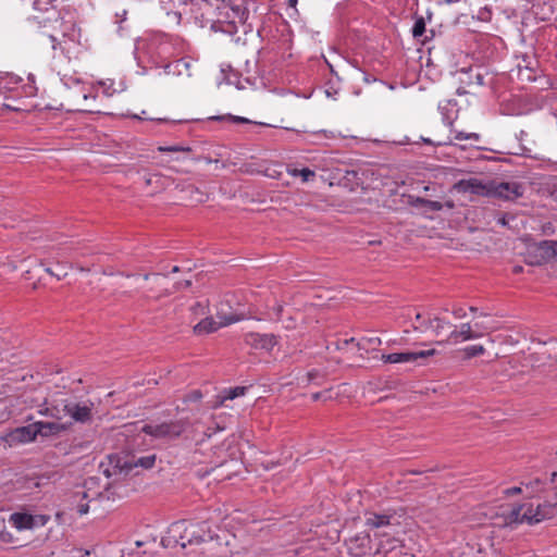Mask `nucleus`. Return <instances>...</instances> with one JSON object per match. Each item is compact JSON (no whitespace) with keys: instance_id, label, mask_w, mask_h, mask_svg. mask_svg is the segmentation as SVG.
Wrapping results in <instances>:
<instances>
[{"instance_id":"obj_1","label":"nucleus","mask_w":557,"mask_h":557,"mask_svg":"<svg viewBox=\"0 0 557 557\" xmlns=\"http://www.w3.org/2000/svg\"><path fill=\"white\" fill-rule=\"evenodd\" d=\"M214 537L207 521L187 522L185 520L173 522L162 539L165 547L180 545L185 548L187 545H198Z\"/></svg>"},{"instance_id":"obj_2","label":"nucleus","mask_w":557,"mask_h":557,"mask_svg":"<svg viewBox=\"0 0 557 557\" xmlns=\"http://www.w3.org/2000/svg\"><path fill=\"white\" fill-rule=\"evenodd\" d=\"M198 10L201 11V13L199 15L195 14L190 17L201 27L210 25V28L214 32L233 34L237 30V24H244L247 20L245 10L239 5L234 7L228 3L222 4V7L219 8L218 16L215 18L206 16L210 11V5L208 3H203V8L198 7Z\"/></svg>"},{"instance_id":"obj_3","label":"nucleus","mask_w":557,"mask_h":557,"mask_svg":"<svg viewBox=\"0 0 557 557\" xmlns=\"http://www.w3.org/2000/svg\"><path fill=\"white\" fill-rule=\"evenodd\" d=\"M154 462V454L141 457L110 455L108 463L102 462L100 468L107 478H113V482H117L129 475L135 468L150 469Z\"/></svg>"},{"instance_id":"obj_4","label":"nucleus","mask_w":557,"mask_h":557,"mask_svg":"<svg viewBox=\"0 0 557 557\" xmlns=\"http://www.w3.org/2000/svg\"><path fill=\"white\" fill-rule=\"evenodd\" d=\"M189 422L186 419L172 420L162 423H147L141 432L158 440L173 441L178 438L187 429Z\"/></svg>"},{"instance_id":"obj_5","label":"nucleus","mask_w":557,"mask_h":557,"mask_svg":"<svg viewBox=\"0 0 557 557\" xmlns=\"http://www.w3.org/2000/svg\"><path fill=\"white\" fill-rule=\"evenodd\" d=\"M557 509V487L554 491L544 496V500L539 503L534 508L532 504L527 505V511L532 521L530 525L537 524L546 519H550L556 515Z\"/></svg>"},{"instance_id":"obj_6","label":"nucleus","mask_w":557,"mask_h":557,"mask_svg":"<svg viewBox=\"0 0 557 557\" xmlns=\"http://www.w3.org/2000/svg\"><path fill=\"white\" fill-rule=\"evenodd\" d=\"M66 417L74 422L86 424L94 419L95 403L91 399L76 400L75 398H66L64 405Z\"/></svg>"},{"instance_id":"obj_7","label":"nucleus","mask_w":557,"mask_h":557,"mask_svg":"<svg viewBox=\"0 0 557 557\" xmlns=\"http://www.w3.org/2000/svg\"><path fill=\"white\" fill-rule=\"evenodd\" d=\"M532 518L529 517L527 511V504L515 505L508 512L503 513L497 518L494 523L495 528L500 530H516L520 524L527 523L530 525Z\"/></svg>"},{"instance_id":"obj_8","label":"nucleus","mask_w":557,"mask_h":557,"mask_svg":"<svg viewBox=\"0 0 557 557\" xmlns=\"http://www.w3.org/2000/svg\"><path fill=\"white\" fill-rule=\"evenodd\" d=\"M347 552L351 557H364L371 550V537L360 532L345 541Z\"/></svg>"},{"instance_id":"obj_9","label":"nucleus","mask_w":557,"mask_h":557,"mask_svg":"<svg viewBox=\"0 0 557 557\" xmlns=\"http://www.w3.org/2000/svg\"><path fill=\"white\" fill-rule=\"evenodd\" d=\"M523 194L521 184L517 182H505L499 184H491L490 196L504 200H516Z\"/></svg>"},{"instance_id":"obj_10","label":"nucleus","mask_w":557,"mask_h":557,"mask_svg":"<svg viewBox=\"0 0 557 557\" xmlns=\"http://www.w3.org/2000/svg\"><path fill=\"white\" fill-rule=\"evenodd\" d=\"M236 321L238 319L234 315L220 317V321H215L213 318H205L194 326V333L197 335L210 334Z\"/></svg>"},{"instance_id":"obj_11","label":"nucleus","mask_w":557,"mask_h":557,"mask_svg":"<svg viewBox=\"0 0 557 557\" xmlns=\"http://www.w3.org/2000/svg\"><path fill=\"white\" fill-rule=\"evenodd\" d=\"M435 354L434 349L419 350V351H405V352H393L384 354L381 356V360L385 363H407L413 362L420 358H426Z\"/></svg>"},{"instance_id":"obj_12","label":"nucleus","mask_w":557,"mask_h":557,"mask_svg":"<svg viewBox=\"0 0 557 557\" xmlns=\"http://www.w3.org/2000/svg\"><path fill=\"white\" fill-rule=\"evenodd\" d=\"M244 342L251 348L271 351L277 344V337L274 334L250 332L245 334Z\"/></svg>"},{"instance_id":"obj_13","label":"nucleus","mask_w":557,"mask_h":557,"mask_svg":"<svg viewBox=\"0 0 557 557\" xmlns=\"http://www.w3.org/2000/svg\"><path fill=\"white\" fill-rule=\"evenodd\" d=\"M385 537V533L380 534ZM401 541L397 537L381 539L377 548L374 553V557H398L403 552Z\"/></svg>"},{"instance_id":"obj_14","label":"nucleus","mask_w":557,"mask_h":557,"mask_svg":"<svg viewBox=\"0 0 557 557\" xmlns=\"http://www.w3.org/2000/svg\"><path fill=\"white\" fill-rule=\"evenodd\" d=\"M399 524L395 513H366V525L371 529L396 528L399 527Z\"/></svg>"},{"instance_id":"obj_15","label":"nucleus","mask_w":557,"mask_h":557,"mask_svg":"<svg viewBox=\"0 0 557 557\" xmlns=\"http://www.w3.org/2000/svg\"><path fill=\"white\" fill-rule=\"evenodd\" d=\"M483 332H476L472 329L470 323H462L459 326V330L454 326L451 331H449L448 336L446 338V343H460L471 339H476L483 336Z\"/></svg>"},{"instance_id":"obj_16","label":"nucleus","mask_w":557,"mask_h":557,"mask_svg":"<svg viewBox=\"0 0 557 557\" xmlns=\"http://www.w3.org/2000/svg\"><path fill=\"white\" fill-rule=\"evenodd\" d=\"M491 185H485L478 178L461 180L455 184V189L463 194L490 196Z\"/></svg>"},{"instance_id":"obj_17","label":"nucleus","mask_w":557,"mask_h":557,"mask_svg":"<svg viewBox=\"0 0 557 557\" xmlns=\"http://www.w3.org/2000/svg\"><path fill=\"white\" fill-rule=\"evenodd\" d=\"M191 62L188 59L182 58L175 60L164 66L166 74H173L177 76H191Z\"/></svg>"},{"instance_id":"obj_18","label":"nucleus","mask_w":557,"mask_h":557,"mask_svg":"<svg viewBox=\"0 0 557 557\" xmlns=\"http://www.w3.org/2000/svg\"><path fill=\"white\" fill-rule=\"evenodd\" d=\"M35 423L37 426L38 435H41V436L57 435V434H60L69 429V425L66 423H61V422L37 421Z\"/></svg>"},{"instance_id":"obj_19","label":"nucleus","mask_w":557,"mask_h":557,"mask_svg":"<svg viewBox=\"0 0 557 557\" xmlns=\"http://www.w3.org/2000/svg\"><path fill=\"white\" fill-rule=\"evenodd\" d=\"M10 522L17 530H29L35 527V517L29 513L14 512L10 516Z\"/></svg>"},{"instance_id":"obj_20","label":"nucleus","mask_w":557,"mask_h":557,"mask_svg":"<svg viewBox=\"0 0 557 557\" xmlns=\"http://www.w3.org/2000/svg\"><path fill=\"white\" fill-rule=\"evenodd\" d=\"M66 404V398L54 400L50 405H47L39 412L41 414L51 417L57 420H61L66 417L64 405Z\"/></svg>"},{"instance_id":"obj_21","label":"nucleus","mask_w":557,"mask_h":557,"mask_svg":"<svg viewBox=\"0 0 557 557\" xmlns=\"http://www.w3.org/2000/svg\"><path fill=\"white\" fill-rule=\"evenodd\" d=\"M38 436L36 423H30L26 426L18 428L13 433V437L22 443H29L36 440Z\"/></svg>"},{"instance_id":"obj_22","label":"nucleus","mask_w":557,"mask_h":557,"mask_svg":"<svg viewBox=\"0 0 557 557\" xmlns=\"http://www.w3.org/2000/svg\"><path fill=\"white\" fill-rule=\"evenodd\" d=\"M429 330H432L436 336H442L446 331L454 329V325L444 319L435 317L428 320Z\"/></svg>"},{"instance_id":"obj_23","label":"nucleus","mask_w":557,"mask_h":557,"mask_svg":"<svg viewBox=\"0 0 557 557\" xmlns=\"http://www.w3.org/2000/svg\"><path fill=\"white\" fill-rule=\"evenodd\" d=\"M550 240L549 239H545V240H541L540 243H536L534 246H533V249H534V252L536 253V257H539L540 259L537 260V262H546L550 259H553L552 255H550Z\"/></svg>"},{"instance_id":"obj_24","label":"nucleus","mask_w":557,"mask_h":557,"mask_svg":"<svg viewBox=\"0 0 557 557\" xmlns=\"http://www.w3.org/2000/svg\"><path fill=\"white\" fill-rule=\"evenodd\" d=\"M287 173L289 175H292V176H295V177H297V176L301 177V181L304 183L311 182L315 177V172L310 170L309 168L297 169V168L288 166L287 168Z\"/></svg>"},{"instance_id":"obj_25","label":"nucleus","mask_w":557,"mask_h":557,"mask_svg":"<svg viewBox=\"0 0 557 557\" xmlns=\"http://www.w3.org/2000/svg\"><path fill=\"white\" fill-rule=\"evenodd\" d=\"M247 391L246 386H236L228 389H224L222 394L220 395V404L223 405L225 400L230 399L233 400L239 396L245 395Z\"/></svg>"},{"instance_id":"obj_26","label":"nucleus","mask_w":557,"mask_h":557,"mask_svg":"<svg viewBox=\"0 0 557 557\" xmlns=\"http://www.w3.org/2000/svg\"><path fill=\"white\" fill-rule=\"evenodd\" d=\"M381 344H382V341L377 336H363L358 342L357 345H358L359 349L370 350V349H375Z\"/></svg>"},{"instance_id":"obj_27","label":"nucleus","mask_w":557,"mask_h":557,"mask_svg":"<svg viewBox=\"0 0 557 557\" xmlns=\"http://www.w3.org/2000/svg\"><path fill=\"white\" fill-rule=\"evenodd\" d=\"M467 359L481 356L485 354V348L483 345H470L462 349Z\"/></svg>"},{"instance_id":"obj_28","label":"nucleus","mask_w":557,"mask_h":557,"mask_svg":"<svg viewBox=\"0 0 557 557\" xmlns=\"http://www.w3.org/2000/svg\"><path fill=\"white\" fill-rule=\"evenodd\" d=\"M160 152H189L191 148L188 146L173 145V146H160L158 147Z\"/></svg>"},{"instance_id":"obj_29","label":"nucleus","mask_w":557,"mask_h":557,"mask_svg":"<svg viewBox=\"0 0 557 557\" xmlns=\"http://www.w3.org/2000/svg\"><path fill=\"white\" fill-rule=\"evenodd\" d=\"M425 32V23L423 18H419L414 22L412 27V35L414 38L421 37Z\"/></svg>"},{"instance_id":"obj_30","label":"nucleus","mask_w":557,"mask_h":557,"mask_svg":"<svg viewBox=\"0 0 557 557\" xmlns=\"http://www.w3.org/2000/svg\"><path fill=\"white\" fill-rule=\"evenodd\" d=\"M423 208L426 211H441L444 208V205L441 201L424 199Z\"/></svg>"},{"instance_id":"obj_31","label":"nucleus","mask_w":557,"mask_h":557,"mask_svg":"<svg viewBox=\"0 0 557 557\" xmlns=\"http://www.w3.org/2000/svg\"><path fill=\"white\" fill-rule=\"evenodd\" d=\"M407 203L410 207H413V208H423L424 198L412 196V195H408L407 196Z\"/></svg>"},{"instance_id":"obj_32","label":"nucleus","mask_w":557,"mask_h":557,"mask_svg":"<svg viewBox=\"0 0 557 557\" xmlns=\"http://www.w3.org/2000/svg\"><path fill=\"white\" fill-rule=\"evenodd\" d=\"M99 85L102 87V94L106 97H111L115 92V89L112 87L113 86L112 82H109V83L108 82H100Z\"/></svg>"},{"instance_id":"obj_33","label":"nucleus","mask_w":557,"mask_h":557,"mask_svg":"<svg viewBox=\"0 0 557 557\" xmlns=\"http://www.w3.org/2000/svg\"><path fill=\"white\" fill-rule=\"evenodd\" d=\"M186 190L190 193V197H191V198H193V195H194V194H197V195L199 196V197H195V198H194L196 201L201 202V201H203V200H205V198H203V197H205V194H203V193H201V191H200L196 186H194V185L189 184V185L187 186Z\"/></svg>"},{"instance_id":"obj_34","label":"nucleus","mask_w":557,"mask_h":557,"mask_svg":"<svg viewBox=\"0 0 557 557\" xmlns=\"http://www.w3.org/2000/svg\"><path fill=\"white\" fill-rule=\"evenodd\" d=\"M416 321L419 322V325H416V330L426 331L429 330L428 320H424L420 313L416 314Z\"/></svg>"},{"instance_id":"obj_35","label":"nucleus","mask_w":557,"mask_h":557,"mask_svg":"<svg viewBox=\"0 0 557 557\" xmlns=\"http://www.w3.org/2000/svg\"><path fill=\"white\" fill-rule=\"evenodd\" d=\"M455 139L462 140V139H474L479 140V134L476 133H469L466 134L463 132H459L455 135Z\"/></svg>"},{"instance_id":"obj_36","label":"nucleus","mask_w":557,"mask_h":557,"mask_svg":"<svg viewBox=\"0 0 557 557\" xmlns=\"http://www.w3.org/2000/svg\"><path fill=\"white\" fill-rule=\"evenodd\" d=\"M421 141H423L424 144H428V145H434V146H442V145H448L451 143V139L448 138L447 140H437V141H434L430 138H425V137H421L420 138Z\"/></svg>"},{"instance_id":"obj_37","label":"nucleus","mask_w":557,"mask_h":557,"mask_svg":"<svg viewBox=\"0 0 557 557\" xmlns=\"http://www.w3.org/2000/svg\"><path fill=\"white\" fill-rule=\"evenodd\" d=\"M522 493V486H513V487H510V488H506L504 490L503 494L507 497L509 496H513V495H517V494H520Z\"/></svg>"},{"instance_id":"obj_38","label":"nucleus","mask_w":557,"mask_h":557,"mask_svg":"<svg viewBox=\"0 0 557 557\" xmlns=\"http://www.w3.org/2000/svg\"><path fill=\"white\" fill-rule=\"evenodd\" d=\"M453 315L456 318V319H462L466 317V311L463 308L461 307H458V308H454L453 311H451Z\"/></svg>"},{"instance_id":"obj_39","label":"nucleus","mask_w":557,"mask_h":557,"mask_svg":"<svg viewBox=\"0 0 557 557\" xmlns=\"http://www.w3.org/2000/svg\"><path fill=\"white\" fill-rule=\"evenodd\" d=\"M297 3H298V0H288V2H287L288 8L294 10V13L288 14L289 16L297 15V13H298L297 8H296Z\"/></svg>"},{"instance_id":"obj_40","label":"nucleus","mask_w":557,"mask_h":557,"mask_svg":"<svg viewBox=\"0 0 557 557\" xmlns=\"http://www.w3.org/2000/svg\"><path fill=\"white\" fill-rule=\"evenodd\" d=\"M89 510V506L88 504H82V505H78L77 507V512L83 516V515H86Z\"/></svg>"},{"instance_id":"obj_41","label":"nucleus","mask_w":557,"mask_h":557,"mask_svg":"<svg viewBox=\"0 0 557 557\" xmlns=\"http://www.w3.org/2000/svg\"><path fill=\"white\" fill-rule=\"evenodd\" d=\"M474 79H475L474 82L476 85H480V86L484 85V75L483 74L476 73L474 75Z\"/></svg>"},{"instance_id":"obj_42","label":"nucleus","mask_w":557,"mask_h":557,"mask_svg":"<svg viewBox=\"0 0 557 557\" xmlns=\"http://www.w3.org/2000/svg\"><path fill=\"white\" fill-rule=\"evenodd\" d=\"M550 255L552 257H557V240H550Z\"/></svg>"},{"instance_id":"obj_43","label":"nucleus","mask_w":557,"mask_h":557,"mask_svg":"<svg viewBox=\"0 0 557 557\" xmlns=\"http://www.w3.org/2000/svg\"><path fill=\"white\" fill-rule=\"evenodd\" d=\"M273 311H274V314L276 318H280L281 317V313L283 311V307L282 305L280 304H275L274 307H273Z\"/></svg>"},{"instance_id":"obj_44","label":"nucleus","mask_w":557,"mask_h":557,"mask_svg":"<svg viewBox=\"0 0 557 557\" xmlns=\"http://www.w3.org/2000/svg\"><path fill=\"white\" fill-rule=\"evenodd\" d=\"M231 120H233L235 123H248L249 121L246 117L242 116H230Z\"/></svg>"},{"instance_id":"obj_45","label":"nucleus","mask_w":557,"mask_h":557,"mask_svg":"<svg viewBox=\"0 0 557 557\" xmlns=\"http://www.w3.org/2000/svg\"><path fill=\"white\" fill-rule=\"evenodd\" d=\"M190 285H191V282L189 280H186L184 282L177 283V288L178 289L188 288Z\"/></svg>"},{"instance_id":"obj_46","label":"nucleus","mask_w":557,"mask_h":557,"mask_svg":"<svg viewBox=\"0 0 557 557\" xmlns=\"http://www.w3.org/2000/svg\"><path fill=\"white\" fill-rule=\"evenodd\" d=\"M527 136H528V133L525 131H520L517 138L522 144L525 140Z\"/></svg>"},{"instance_id":"obj_47","label":"nucleus","mask_w":557,"mask_h":557,"mask_svg":"<svg viewBox=\"0 0 557 557\" xmlns=\"http://www.w3.org/2000/svg\"><path fill=\"white\" fill-rule=\"evenodd\" d=\"M46 271H47L49 274L57 276V278H58V280H61L62 277H64V276L66 275V272H63L62 274H55V273H53V272H52V270H51V269H49V268H47V269H46Z\"/></svg>"},{"instance_id":"obj_48","label":"nucleus","mask_w":557,"mask_h":557,"mask_svg":"<svg viewBox=\"0 0 557 557\" xmlns=\"http://www.w3.org/2000/svg\"><path fill=\"white\" fill-rule=\"evenodd\" d=\"M497 223L505 226L507 225V220H506V215H502L497 219Z\"/></svg>"},{"instance_id":"obj_49","label":"nucleus","mask_w":557,"mask_h":557,"mask_svg":"<svg viewBox=\"0 0 557 557\" xmlns=\"http://www.w3.org/2000/svg\"><path fill=\"white\" fill-rule=\"evenodd\" d=\"M462 73L467 74L469 76V81L467 82L468 84H472V70L469 69L468 71H462Z\"/></svg>"},{"instance_id":"obj_50","label":"nucleus","mask_w":557,"mask_h":557,"mask_svg":"<svg viewBox=\"0 0 557 557\" xmlns=\"http://www.w3.org/2000/svg\"><path fill=\"white\" fill-rule=\"evenodd\" d=\"M193 398H194V399H199V398H201V393H200V392H198V391L194 392V393H193Z\"/></svg>"},{"instance_id":"obj_51","label":"nucleus","mask_w":557,"mask_h":557,"mask_svg":"<svg viewBox=\"0 0 557 557\" xmlns=\"http://www.w3.org/2000/svg\"><path fill=\"white\" fill-rule=\"evenodd\" d=\"M521 271H522V267H521V265H516V267L513 268V272H515V273H520Z\"/></svg>"},{"instance_id":"obj_52","label":"nucleus","mask_w":557,"mask_h":557,"mask_svg":"<svg viewBox=\"0 0 557 557\" xmlns=\"http://www.w3.org/2000/svg\"><path fill=\"white\" fill-rule=\"evenodd\" d=\"M521 149H522L521 154H528L529 152H531V149H528L525 147H522Z\"/></svg>"},{"instance_id":"obj_53","label":"nucleus","mask_w":557,"mask_h":557,"mask_svg":"<svg viewBox=\"0 0 557 557\" xmlns=\"http://www.w3.org/2000/svg\"><path fill=\"white\" fill-rule=\"evenodd\" d=\"M553 196L557 200V184L554 186Z\"/></svg>"},{"instance_id":"obj_54","label":"nucleus","mask_w":557,"mask_h":557,"mask_svg":"<svg viewBox=\"0 0 557 557\" xmlns=\"http://www.w3.org/2000/svg\"><path fill=\"white\" fill-rule=\"evenodd\" d=\"M147 120H151V121H158V122H163L165 121L164 119H154V117H146Z\"/></svg>"},{"instance_id":"obj_55","label":"nucleus","mask_w":557,"mask_h":557,"mask_svg":"<svg viewBox=\"0 0 557 557\" xmlns=\"http://www.w3.org/2000/svg\"><path fill=\"white\" fill-rule=\"evenodd\" d=\"M446 206H447L449 209L454 208V203H453L451 201L446 202Z\"/></svg>"},{"instance_id":"obj_56","label":"nucleus","mask_w":557,"mask_h":557,"mask_svg":"<svg viewBox=\"0 0 557 557\" xmlns=\"http://www.w3.org/2000/svg\"><path fill=\"white\" fill-rule=\"evenodd\" d=\"M469 310H470L471 312H476V311H478V308H476V307H470V308H469Z\"/></svg>"},{"instance_id":"obj_57","label":"nucleus","mask_w":557,"mask_h":557,"mask_svg":"<svg viewBox=\"0 0 557 557\" xmlns=\"http://www.w3.org/2000/svg\"><path fill=\"white\" fill-rule=\"evenodd\" d=\"M181 15H182L181 13L174 12V16H176L178 21L181 18Z\"/></svg>"},{"instance_id":"obj_58","label":"nucleus","mask_w":557,"mask_h":557,"mask_svg":"<svg viewBox=\"0 0 557 557\" xmlns=\"http://www.w3.org/2000/svg\"><path fill=\"white\" fill-rule=\"evenodd\" d=\"M149 276H150L149 274H145V275H144V278H145V280H148V278H149Z\"/></svg>"},{"instance_id":"obj_59","label":"nucleus","mask_w":557,"mask_h":557,"mask_svg":"<svg viewBox=\"0 0 557 557\" xmlns=\"http://www.w3.org/2000/svg\"><path fill=\"white\" fill-rule=\"evenodd\" d=\"M178 271V268L177 267H174L173 268V272H177Z\"/></svg>"},{"instance_id":"obj_60","label":"nucleus","mask_w":557,"mask_h":557,"mask_svg":"<svg viewBox=\"0 0 557 557\" xmlns=\"http://www.w3.org/2000/svg\"><path fill=\"white\" fill-rule=\"evenodd\" d=\"M153 276H154L157 280H159V278H160V275H159V274H154Z\"/></svg>"},{"instance_id":"obj_61","label":"nucleus","mask_w":557,"mask_h":557,"mask_svg":"<svg viewBox=\"0 0 557 557\" xmlns=\"http://www.w3.org/2000/svg\"><path fill=\"white\" fill-rule=\"evenodd\" d=\"M194 7H195V5H191V7H190V12H191V13H194Z\"/></svg>"}]
</instances>
